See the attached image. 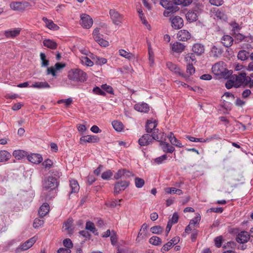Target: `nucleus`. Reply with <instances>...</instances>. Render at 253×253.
<instances>
[{
  "instance_id": "f257e3e1",
  "label": "nucleus",
  "mask_w": 253,
  "mask_h": 253,
  "mask_svg": "<svg viewBox=\"0 0 253 253\" xmlns=\"http://www.w3.org/2000/svg\"><path fill=\"white\" fill-rule=\"evenodd\" d=\"M246 77V74L245 73L232 75L229 77L225 83V87L227 89H230L233 87L237 88L243 84L245 85Z\"/></svg>"
},
{
  "instance_id": "f03ea898",
  "label": "nucleus",
  "mask_w": 253,
  "mask_h": 253,
  "mask_svg": "<svg viewBox=\"0 0 253 253\" xmlns=\"http://www.w3.org/2000/svg\"><path fill=\"white\" fill-rule=\"evenodd\" d=\"M68 78L74 82L84 83L86 81L87 75L80 69H72L69 71Z\"/></svg>"
},
{
  "instance_id": "7ed1b4c3",
  "label": "nucleus",
  "mask_w": 253,
  "mask_h": 253,
  "mask_svg": "<svg viewBox=\"0 0 253 253\" xmlns=\"http://www.w3.org/2000/svg\"><path fill=\"white\" fill-rule=\"evenodd\" d=\"M211 69L215 75L221 78H227L230 75V71L227 69L226 64L223 62L215 63L212 66Z\"/></svg>"
},
{
  "instance_id": "20e7f679",
  "label": "nucleus",
  "mask_w": 253,
  "mask_h": 253,
  "mask_svg": "<svg viewBox=\"0 0 253 253\" xmlns=\"http://www.w3.org/2000/svg\"><path fill=\"white\" fill-rule=\"evenodd\" d=\"M9 6L14 11L23 12L32 6V5L28 1H14L10 2Z\"/></svg>"
},
{
  "instance_id": "39448f33",
  "label": "nucleus",
  "mask_w": 253,
  "mask_h": 253,
  "mask_svg": "<svg viewBox=\"0 0 253 253\" xmlns=\"http://www.w3.org/2000/svg\"><path fill=\"white\" fill-rule=\"evenodd\" d=\"M57 179L53 176L46 177L43 181L42 186L44 190H53L57 187Z\"/></svg>"
},
{
  "instance_id": "423d86ee",
  "label": "nucleus",
  "mask_w": 253,
  "mask_h": 253,
  "mask_svg": "<svg viewBox=\"0 0 253 253\" xmlns=\"http://www.w3.org/2000/svg\"><path fill=\"white\" fill-rule=\"evenodd\" d=\"M159 138V135L154 133L152 135L145 134L139 139L138 143L141 146H146L151 143L153 140H158Z\"/></svg>"
},
{
  "instance_id": "0eeeda50",
  "label": "nucleus",
  "mask_w": 253,
  "mask_h": 253,
  "mask_svg": "<svg viewBox=\"0 0 253 253\" xmlns=\"http://www.w3.org/2000/svg\"><path fill=\"white\" fill-rule=\"evenodd\" d=\"M37 238L36 236L33 237L27 240L24 243L21 244L19 247L16 248V252L19 253L21 251H25L31 248L37 241Z\"/></svg>"
},
{
  "instance_id": "6e6552de",
  "label": "nucleus",
  "mask_w": 253,
  "mask_h": 253,
  "mask_svg": "<svg viewBox=\"0 0 253 253\" xmlns=\"http://www.w3.org/2000/svg\"><path fill=\"white\" fill-rule=\"evenodd\" d=\"M81 24L85 29H89L93 24L92 18L86 14H82L81 15Z\"/></svg>"
},
{
  "instance_id": "1a4fd4ad",
  "label": "nucleus",
  "mask_w": 253,
  "mask_h": 253,
  "mask_svg": "<svg viewBox=\"0 0 253 253\" xmlns=\"http://www.w3.org/2000/svg\"><path fill=\"white\" fill-rule=\"evenodd\" d=\"M100 139L96 135H87L82 136L80 138V143L82 145H84L86 143H97L99 142Z\"/></svg>"
},
{
  "instance_id": "9d476101",
  "label": "nucleus",
  "mask_w": 253,
  "mask_h": 253,
  "mask_svg": "<svg viewBox=\"0 0 253 253\" xmlns=\"http://www.w3.org/2000/svg\"><path fill=\"white\" fill-rule=\"evenodd\" d=\"M172 27L176 30L181 28L184 25L183 20L179 16H175L170 19Z\"/></svg>"
},
{
  "instance_id": "9b49d317",
  "label": "nucleus",
  "mask_w": 253,
  "mask_h": 253,
  "mask_svg": "<svg viewBox=\"0 0 253 253\" xmlns=\"http://www.w3.org/2000/svg\"><path fill=\"white\" fill-rule=\"evenodd\" d=\"M132 173L126 169H120L114 174V178L119 179H127L132 176Z\"/></svg>"
},
{
  "instance_id": "f8f14e48",
  "label": "nucleus",
  "mask_w": 253,
  "mask_h": 253,
  "mask_svg": "<svg viewBox=\"0 0 253 253\" xmlns=\"http://www.w3.org/2000/svg\"><path fill=\"white\" fill-rule=\"evenodd\" d=\"M109 14L113 23L117 25H120L123 18L122 15L115 9H110Z\"/></svg>"
},
{
  "instance_id": "ddd939ff",
  "label": "nucleus",
  "mask_w": 253,
  "mask_h": 253,
  "mask_svg": "<svg viewBox=\"0 0 253 253\" xmlns=\"http://www.w3.org/2000/svg\"><path fill=\"white\" fill-rule=\"evenodd\" d=\"M166 65L169 70L176 74H177L181 77H185L184 73L181 71L180 68L178 65L173 64L171 62H167Z\"/></svg>"
},
{
  "instance_id": "4468645a",
  "label": "nucleus",
  "mask_w": 253,
  "mask_h": 253,
  "mask_svg": "<svg viewBox=\"0 0 253 253\" xmlns=\"http://www.w3.org/2000/svg\"><path fill=\"white\" fill-rule=\"evenodd\" d=\"M250 239V235L247 231H241L236 237V241L240 244L247 243Z\"/></svg>"
},
{
  "instance_id": "2eb2a0df",
  "label": "nucleus",
  "mask_w": 253,
  "mask_h": 253,
  "mask_svg": "<svg viewBox=\"0 0 253 253\" xmlns=\"http://www.w3.org/2000/svg\"><path fill=\"white\" fill-rule=\"evenodd\" d=\"M65 66V65L64 64H61L60 63H56L54 67H48L47 69V75L51 74L53 77H55L56 76V72L61 70Z\"/></svg>"
},
{
  "instance_id": "dca6fc26",
  "label": "nucleus",
  "mask_w": 253,
  "mask_h": 253,
  "mask_svg": "<svg viewBox=\"0 0 253 253\" xmlns=\"http://www.w3.org/2000/svg\"><path fill=\"white\" fill-rule=\"evenodd\" d=\"M128 185L129 182L126 181H121L116 183L114 185V193L118 194L120 191L125 190Z\"/></svg>"
},
{
  "instance_id": "f3484780",
  "label": "nucleus",
  "mask_w": 253,
  "mask_h": 253,
  "mask_svg": "<svg viewBox=\"0 0 253 253\" xmlns=\"http://www.w3.org/2000/svg\"><path fill=\"white\" fill-rule=\"evenodd\" d=\"M161 5L166 9H172L173 11H178L179 8L177 6L174 5L169 0H161Z\"/></svg>"
},
{
  "instance_id": "a211bd4d",
  "label": "nucleus",
  "mask_w": 253,
  "mask_h": 253,
  "mask_svg": "<svg viewBox=\"0 0 253 253\" xmlns=\"http://www.w3.org/2000/svg\"><path fill=\"white\" fill-rule=\"evenodd\" d=\"M157 125V122L156 120L151 119L148 120L146 125V131L147 132H151L153 130L154 131V132H155L156 130L158 131V129H156Z\"/></svg>"
},
{
  "instance_id": "6ab92c4d",
  "label": "nucleus",
  "mask_w": 253,
  "mask_h": 253,
  "mask_svg": "<svg viewBox=\"0 0 253 253\" xmlns=\"http://www.w3.org/2000/svg\"><path fill=\"white\" fill-rule=\"evenodd\" d=\"M177 38L179 41L185 42L190 39L191 34L186 30H181L178 32Z\"/></svg>"
},
{
  "instance_id": "aec40b11",
  "label": "nucleus",
  "mask_w": 253,
  "mask_h": 253,
  "mask_svg": "<svg viewBox=\"0 0 253 253\" xmlns=\"http://www.w3.org/2000/svg\"><path fill=\"white\" fill-rule=\"evenodd\" d=\"M27 159L32 163L39 164L42 161V157L39 154H31L27 156Z\"/></svg>"
},
{
  "instance_id": "412c9836",
  "label": "nucleus",
  "mask_w": 253,
  "mask_h": 253,
  "mask_svg": "<svg viewBox=\"0 0 253 253\" xmlns=\"http://www.w3.org/2000/svg\"><path fill=\"white\" fill-rule=\"evenodd\" d=\"M20 28H14L8 30L4 32V36L7 38H13L20 34Z\"/></svg>"
},
{
  "instance_id": "4be33fe9",
  "label": "nucleus",
  "mask_w": 253,
  "mask_h": 253,
  "mask_svg": "<svg viewBox=\"0 0 253 253\" xmlns=\"http://www.w3.org/2000/svg\"><path fill=\"white\" fill-rule=\"evenodd\" d=\"M193 52L198 56H200L203 54L205 52V47L201 43H195L192 47Z\"/></svg>"
},
{
  "instance_id": "5701e85b",
  "label": "nucleus",
  "mask_w": 253,
  "mask_h": 253,
  "mask_svg": "<svg viewBox=\"0 0 253 253\" xmlns=\"http://www.w3.org/2000/svg\"><path fill=\"white\" fill-rule=\"evenodd\" d=\"M42 20L45 23V26L49 29L53 31H57L59 29V27L57 25L54 24L51 20L48 19L45 17H43L42 18Z\"/></svg>"
},
{
  "instance_id": "b1692460",
  "label": "nucleus",
  "mask_w": 253,
  "mask_h": 253,
  "mask_svg": "<svg viewBox=\"0 0 253 253\" xmlns=\"http://www.w3.org/2000/svg\"><path fill=\"white\" fill-rule=\"evenodd\" d=\"M185 48V45L178 42H176L171 45V50L176 53H181L184 50Z\"/></svg>"
},
{
  "instance_id": "393cba45",
  "label": "nucleus",
  "mask_w": 253,
  "mask_h": 253,
  "mask_svg": "<svg viewBox=\"0 0 253 253\" xmlns=\"http://www.w3.org/2000/svg\"><path fill=\"white\" fill-rule=\"evenodd\" d=\"M158 141L160 142V144L163 151L166 153H172L175 150L174 148L169 143L162 140H158Z\"/></svg>"
},
{
  "instance_id": "a878e982",
  "label": "nucleus",
  "mask_w": 253,
  "mask_h": 253,
  "mask_svg": "<svg viewBox=\"0 0 253 253\" xmlns=\"http://www.w3.org/2000/svg\"><path fill=\"white\" fill-rule=\"evenodd\" d=\"M195 73V68L193 65H186V73H184L185 77H182L185 81L190 80V77L192 76Z\"/></svg>"
},
{
  "instance_id": "bb28decb",
  "label": "nucleus",
  "mask_w": 253,
  "mask_h": 253,
  "mask_svg": "<svg viewBox=\"0 0 253 253\" xmlns=\"http://www.w3.org/2000/svg\"><path fill=\"white\" fill-rule=\"evenodd\" d=\"M135 110L143 113H147L149 110V107L146 103H139L136 104L134 107Z\"/></svg>"
},
{
  "instance_id": "cd10ccee",
  "label": "nucleus",
  "mask_w": 253,
  "mask_h": 253,
  "mask_svg": "<svg viewBox=\"0 0 253 253\" xmlns=\"http://www.w3.org/2000/svg\"><path fill=\"white\" fill-rule=\"evenodd\" d=\"M168 137L172 145L179 148H181L183 146L180 141L175 137L172 132H170L168 135Z\"/></svg>"
},
{
  "instance_id": "c85d7f7f",
  "label": "nucleus",
  "mask_w": 253,
  "mask_h": 253,
  "mask_svg": "<svg viewBox=\"0 0 253 253\" xmlns=\"http://www.w3.org/2000/svg\"><path fill=\"white\" fill-rule=\"evenodd\" d=\"M186 18L189 22L195 21L198 18V13L196 11H189L186 14Z\"/></svg>"
},
{
  "instance_id": "c756f323",
  "label": "nucleus",
  "mask_w": 253,
  "mask_h": 253,
  "mask_svg": "<svg viewBox=\"0 0 253 253\" xmlns=\"http://www.w3.org/2000/svg\"><path fill=\"white\" fill-rule=\"evenodd\" d=\"M233 40L232 38L229 35H224L221 39L222 43L224 46L226 47L231 46L233 43Z\"/></svg>"
},
{
  "instance_id": "7c9ffc66",
  "label": "nucleus",
  "mask_w": 253,
  "mask_h": 253,
  "mask_svg": "<svg viewBox=\"0 0 253 253\" xmlns=\"http://www.w3.org/2000/svg\"><path fill=\"white\" fill-rule=\"evenodd\" d=\"M119 53L120 56L129 61L134 60L135 59V56L134 54L124 49H120L119 50Z\"/></svg>"
},
{
  "instance_id": "2f4dec72",
  "label": "nucleus",
  "mask_w": 253,
  "mask_h": 253,
  "mask_svg": "<svg viewBox=\"0 0 253 253\" xmlns=\"http://www.w3.org/2000/svg\"><path fill=\"white\" fill-rule=\"evenodd\" d=\"M30 87L38 89L48 88L50 85L46 82H37L33 84Z\"/></svg>"
},
{
  "instance_id": "473e14b6",
  "label": "nucleus",
  "mask_w": 253,
  "mask_h": 253,
  "mask_svg": "<svg viewBox=\"0 0 253 253\" xmlns=\"http://www.w3.org/2000/svg\"><path fill=\"white\" fill-rule=\"evenodd\" d=\"M70 182V187L71 189L72 193H75L78 192L80 186L78 181L75 179H71Z\"/></svg>"
},
{
  "instance_id": "72a5a7b5",
  "label": "nucleus",
  "mask_w": 253,
  "mask_h": 253,
  "mask_svg": "<svg viewBox=\"0 0 253 253\" xmlns=\"http://www.w3.org/2000/svg\"><path fill=\"white\" fill-rule=\"evenodd\" d=\"M27 155V153L23 150H17L13 152V156L17 160H20L25 158Z\"/></svg>"
},
{
  "instance_id": "f704fd0d",
  "label": "nucleus",
  "mask_w": 253,
  "mask_h": 253,
  "mask_svg": "<svg viewBox=\"0 0 253 253\" xmlns=\"http://www.w3.org/2000/svg\"><path fill=\"white\" fill-rule=\"evenodd\" d=\"M49 211V206L47 203H44L40 207L39 213L40 216L43 217L46 215Z\"/></svg>"
},
{
  "instance_id": "c9c22d12",
  "label": "nucleus",
  "mask_w": 253,
  "mask_h": 253,
  "mask_svg": "<svg viewBox=\"0 0 253 253\" xmlns=\"http://www.w3.org/2000/svg\"><path fill=\"white\" fill-rule=\"evenodd\" d=\"M196 61L195 56L193 53H188L184 56V61L187 65H193V62H195Z\"/></svg>"
},
{
  "instance_id": "e433bc0d",
  "label": "nucleus",
  "mask_w": 253,
  "mask_h": 253,
  "mask_svg": "<svg viewBox=\"0 0 253 253\" xmlns=\"http://www.w3.org/2000/svg\"><path fill=\"white\" fill-rule=\"evenodd\" d=\"M43 44L45 47L52 49H56L57 47V43L53 40L50 39L44 40Z\"/></svg>"
},
{
  "instance_id": "4c0bfd02",
  "label": "nucleus",
  "mask_w": 253,
  "mask_h": 253,
  "mask_svg": "<svg viewBox=\"0 0 253 253\" xmlns=\"http://www.w3.org/2000/svg\"><path fill=\"white\" fill-rule=\"evenodd\" d=\"M11 155L7 151L0 150V162H4L7 161L10 159Z\"/></svg>"
},
{
  "instance_id": "58836bf2",
  "label": "nucleus",
  "mask_w": 253,
  "mask_h": 253,
  "mask_svg": "<svg viewBox=\"0 0 253 253\" xmlns=\"http://www.w3.org/2000/svg\"><path fill=\"white\" fill-rule=\"evenodd\" d=\"M211 11L217 18L224 20L226 18L225 14L217 8H213Z\"/></svg>"
},
{
  "instance_id": "ea45409f",
  "label": "nucleus",
  "mask_w": 253,
  "mask_h": 253,
  "mask_svg": "<svg viewBox=\"0 0 253 253\" xmlns=\"http://www.w3.org/2000/svg\"><path fill=\"white\" fill-rule=\"evenodd\" d=\"M72 224L73 220L72 219H68L63 224V229H64V230L68 231V233H71L72 232V229H71V227L72 226Z\"/></svg>"
},
{
  "instance_id": "a19ab883",
  "label": "nucleus",
  "mask_w": 253,
  "mask_h": 253,
  "mask_svg": "<svg viewBox=\"0 0 253 253\" xmlns=\"http://www.w3.org/2000/svg\"><path fill=\"white\" fill-rule=\"evenodd\" d=\"M81 63L84 65L89 67H91L93 65V62L86 56H82L80 58Z\"/></svg>"
},
{
  "instance_id": "79ce46f5",
  "label": "nucleus",
  "mask_w": 253,
  "mask_h": 253,
  "mask_svg": "<svg viewBox=\"0 0 253 253\" xmlns=\"http://www.w3.org/2000/svg\"><path fill=\"white\" fill-rule=\"evenodd\" d=\"M113 128L117 131H121L124 128V125L120 121H114L112 123Z\"/></svg>"
},
{
  "instance_id": "37998d69",
  "label": "nucleus",
  "mask_w": 253,
  "mask_h": 253,
  "mask_svg": "<svg viewBox=\"0 0 253 253\" xmlns=\"http://www.w3.org/2000/svg\"><path fill=\"white\" fill-rule=\"evenodd\" d=\"M172 2L176 6L181 4L186 6L191 3L192 0H172Z\"/></svg>"
},
{
  "instance_id": "c03bdc74",
  "label": "nucleus",
  "mask_w": 253,
  "mask_h": 253,
  "mask_svg": "<svg viewBox=\"0 0 253 253\" xmlns=\"http://www.w3.org/2000/svg\"><path fill=\"white\" fill-rule=\"evenodd\" d=\"M249 56V53L245 50L240 51L238 54V58L242 61L246 60Z\"/></svg>"
},
{
  "instance_id": "a18cd8bd",
  "label": "nucleus",
  "mask_w": 253,
  "mask_h": 253,
  "mask_svg": "<svg viewBox=\"0 0 253 253\" xmlns=\"http://www.w3.org/2000/svg\"><path fill=\"white\" fill-rule=\"evenodd\" d=\"M162 240L157 236H153L149 239V243L153 245L158 246L161 244Z\"/></svg>"
},
{
  "instance_id": "49530a36",
  "label": "nucleus",
  "mask_w": 253,
  "mask_h": 253,
  "mask_svg": "<svg viewBox=\"0 0 253 253\" xmlns=\"http://www.w3.org/2000/svg\"><path fill=\"white\" fill-rule=\"evenodd\" d=\"M85 229L93 233H94L96 231L94 223L89 221L86 222Z\"/></svg>"
},
{
  "instance_id": "de8ad7c7",
  "label": "nucleus",
  "mask_w": 253,
  "mask_h": 253,
  "mask_svg": "<svg viewBox=\"0 0 253 253\" xmlns=\"http://www.w3.org/2000/svg\"><path fill=\"white\" fill-rule=\"evenodd\" d=\"M40 58L42 60V67H47L49 65V61L46 59V56L44 53L42 52L40 53Z\"/></svg>"
},
{
  "instance_id": "09e8293b",
  "label": "nucleus",
  "mask_w": 253,
  "mask_h": 253,
  "mask_svg": "<svg viewBox=\"0 0 253 253\" xmlns=\"http://www.w3.org/2000/svg\"><path fill=\"white\" fill-rule=\"evenodd\" d=\"M201 220V216L200 214L197 215L194 218L191 219L190 221L189 224L193 227H195V225L199 224Z\"/></svg>"
},
{
  "instance_id": "8fccbe9b",
  "label": "nucleus",
  "mask_w": 253,
  "mask_h": 253,
  "mask_svg": "<svg viewBox=\"0 0 253 253\" xmlns=\"http://www.w3.org/2000/svg\"><path fill=\"white\" fill-rule=\"evenodd\" d=\"M113 173L111 170H107L103 172L101 174V177L104 180H109L112 176Z\"/></svg>"
},
{
  "instance_id": "3c124183",
  "label": "nucleus",
  "mask_w": 253,
  "mask_h": 253,
  "mask_svg": "<svg viewBox=\"0 0 253 253\" xmlns=\"http://www.w3.org/2000/svg\"><path fill=\"white\" fill-rule=\"evenodd\" d=\"M63 246L67 249L70 250L73 247V244L71 240L69 238H66L63 241Z\"/></svg>"
},
{
  "instance_id": "603ef678",
  "label": "nucleus",
  "mask_w": 253,
  "mask_h": 253,
  "mask_svg": "<svg viewBox=\"0 0 253 253\" xmlns=\"http://www.w3.org/2000/svg\"><path fill=\"white\" fill-rule=\"evenodd\" d=\"M163 228L160 226H156L152 227L150 231L153 234H159L162 232Z\"/></svg>"
},
{
  "instance_id": "864d4df0",
  "label": "nucleus",
  "mask_w": 253,
  "mask_h": 253,
  "mask_svg": "<svg viewBox=\"0 0 253 253\" xmlns=\"http://www.w3.org/2000/svg\"><path fill=\"white\" fill-rule=\"evenodd\" d=\"M211 53L213 57H217L221 54V50L215 46H213L211 48Z\"/></svg>"
},
{
  "instance_id": "5fc2aeb1",
  "label": "nucleus",
  "mask_w": 253,
  "mask_h": 253,
  "mask_svg": "<svg viewBox=\"0 0 253 253\" xmlns=\"http://www.w3.org/2000/svg\"><path fill=\"white\" fill-rule=\"evenodd\" d=\"M144 180L140 178L136 177L135 179V184L137 188H140L144 185Z\"/></svg>"
},
{
  "instance_id": "6e6d98bb",
  "label": "nucleus",
  "mask_w": 253,
  "mask_h": 253,
  "mask_svg": "<svg viewBox=\"0 0 253 253\" xmlns=\"http://www.w3.org/2000/svg\"><path fill=\"white\" fill-rule=\"evenodd\" d=\"M101 88L105 90L107 92L111 94H114V90L112 86L108 85L106 84H104L101 85Z\"/></svg>"
},
{
  "instance_id": "4d7b16f0",
  "label": "nucleus",
  "mask_w": 253,
  "mask_h": 253,
  "mask_svg": "<svg viewBox=\"0 0 253 253\" xmlns=\"http://www.w3.org/2000/svg\"><path fill=\"white\" fill-rule=\"evenodd\" d=\"M173 246L170 241L168 242L167 243H166L163 246V247L161 249V252L163 253H165L168 251Z\"/></svg>"
},
{
  "instance_id": "13d9d810",
  "label": "nucleus",
  "mask_w": 253,
  "mask_h": 253,
  "mask_svg": "<svg viewBox=\"0 0 253 253\" xmlns=\"http://www.w3.org/2000/svg\"><path fill=\"white\" fill-rule=\"evenodd\" d=\"M98 44L103 47H106L109 45V42L108 41L103 39L101 37L98 38L97 40H95Z\"/></svg>"
},
{
  "instance_id": "bf43d9fd",
  "label": "nucleus",
  "mask_w": 253,
  "mask_h": 253,
  "mask_svg": "<svg viewBox=\"0 0 253 253\" xmlns=\"http://www.w3.org/2000/svg\"><path fill=\"white\" fill-rule=\"evenodd\" d=\"M167 155L165 154L159 157H158L155 159V162L158 164H161L164 163L165 161H166L167 159Z\"/></svg>"
},
{
  "instance_id": "052dcab7",
  "label": "nucleus",
  "mask_w": 253,
  "mask_h": 253,
  "mask_svg": "<svg viewBox=\"0 0 253 253\" xmlns=\"http://www.w3.org/2000/svg\"><path fill=\"white\" fill-rule=\"evenodd\" d=\"M214 242L216 247H220L222 243V237L221 236H219L215 237L214 239Z\"/></svg>"
},
{
  "instance_id": "680f3d73",
  "label": "nucleus",
  "mask_w": 253,
  "mask_h": 253,
  "mask_svg": "<svg viewBox=\"0 0 253 253\" xmlns=\"http://www.w3.org/2000/svg\"><path fill=\"white\" fill-rule=\"evenodd\" d=\"M44 222L42 219H39V218H36L34 220V223H33V226L34 228H37L41 226L43 224Z\"/></svg>"
},
{
  "instance_id": "e2e57ef3",
  "label": "nucleus",
  "mask_w": 253,
  "mask_h": 253,
  "mask_svg": "<svg viewBox=\"0 0 253 253\" xmlns=\"http://www.w3.org/2000/svg\"><path fill=\"white\" fill-rule=\"evenodd\" d=\"M148 54L150 65L151 66H153L154 64V53L153 51L150 48L149 49Z\"/></svg>"
},
{
  "instance_id": "0e129e2a",
  "label": "nucleus",
  "mask_w": 253,
  "mask_h": 253,
  "mask_svg": "<svg viewBox=\"0 0 253 253\" xmlns=\"http://www.w3.org/2000/svg\"><path fill=\"white\" fill-rule=\"evenodd\" d=\"M93 92L97 94L105 96L106 93L100 87L96 86L93 88Z\"/></svg>"
},
{
  "instance_id": "69168bd1",
  "label": "nucleus",
  "mask_w": 253,
  "mask_h": 253,
  "mask_svg": "<svg viewBox=\"0 0 253 253\" xmlns=\"http://www.w3.org/2000/svg\"><path fill=\"white\" fill-rule=\"evenodd\" d=\"M210 3L212 5L219 6L221 5L223 3V0H209Z\"/></svg>"
},
{
  "instance_id": "338daca9",
  "label": "nucleus",
  "mask_w": 253,
  "mask_h": 253,
  "mask_svg": "<svg viewBox=\"0 0 253 253\" xmlns=\"http://www.w3.org/2000/svg\"><path fill=\"white\" fill-rule=\"evenodd\" d=\"M77 129L80 133L83 134L87 130V127L84 125L80 124L77 126Z\"/></svg>"
},
{
  "instance_id": "774afa93",
  "label": "nucleus",
  "mask_w": 253,
  "mask_h": 253,
  "mask_svg": "<svg viewBox=\"0 0 253 253\" xmlns=\"http://www.w3.org/2000/svg\"><path fill=\"white\" fill-rule=\"evenodd\" d=\"M249 84L250 88L253 87V79L252 80L250 77H246L245 85Z\"/></svg>"
}]
</instances>
